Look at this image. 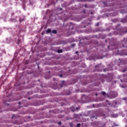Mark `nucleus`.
<instances>
[{
	"label": "nucleus",
	"instance_id": "nucleus-15",
	"mask_svg": "<svg viewBox=\"0 0 127 127\" xmlns=\"http://www.w3.org/2000/svg\"><path fill=\"white\" fill-rule=\"evenodd\" d=\"M121 21L122 22H123V23H125V22H127V20H126V19L122 20Z\"/></svg>",
	"mask_w": 127,
	"mask_h": 127
},
{
	"label": "nucleus",
	"instance_id": "nucleus-5",
	"mask_svg": "<svg viewBox=\"0 0 127 127\" xmlns=\"http://www.w3.org/2000/svg\"><path fill=\"white\" fill-rule=\"evenodd\" d=\"M70 109H71V112H72L73 113H74V112H75V107H70Z\"/></svg>",
	"mask_w": 127,
	"mask_h": 127
},
{
	"label": "nucleus",
	"instance_id": "nucleus-16",
	"mask_svg": "<svg viewBox=\"0 0 127 127\" xmlns=\"http://www.w3.org/2000/svg\"><path fill=\"white\" fill-rule=\"evenodd\" d=\"M79 110H80V106H78V107H77V108H76V111H79Z\"/></svg>",
	"mask_w": 127,
	"mask_h": 127
},
{
	"label": "nucleus",
	"instance_id": "nucleus-19",
	"mask_svg": "<svg viewBox=\"0 0 127 127\" xmlns=\"http://www.w3.org/2000/svg\"><path fill=\"white\" fill-rule=\"evenodd\" d=\"M94 0H85V1H93Z\"/></svg>",
	"mask_w": 127,
	"mask_h": 127
},
{
	"label": "nucleus",
	"instance_id": "nucleus-37",
	"mask_svg": "<svg viewBox=\"0 0 127 127\" xmlns=\"http://www.w3.org/2000/svg\"><path fill=\"white\" fill-rule=\"evenodd\" d=\"M124 100H127V98H124Z\"/></svg>",
	"mask_w": 127,
	"mask_h": 127
},
{
	"label": "nucleus",
	"instance_id": "nucleus-9",
	"mask_svg": "<svg viewBox=\"0 0 127 127\" xmlns=\"http://www.w3.org/2000/svg\"><path fill=\"white\" fill-rule=\"evenodd\" d=\"M102 94L103 95V96H104L105 97H106V95H107V93H106V92L103 91L102 92Z\"/></svg>",
	"mask_w": 127,
	"mask_h": 127
},
{
	"label": "nucleus",
	"instance_id": "nucleus-45",
	"mask_svg": "<svg viewBox=\"0 0 127 127\" xmlns=\"http://www.w3.org/2000/svg\"><path fill=\"white\" fill-rule=\"evenodd\" d=\"M104 119H106V117H104Z\"/></svg>",
	"mask_w": 127,
	"mask_h": 127
},
{
	"label": "nucleus",
	"instance_id": "nucleus-43",
	"mask_svg": "<svg viewBox=\"0 0 127 127\" xmlns=\"http://www.w3.org/2000/svg\"><path fill=\"white\" fill-rule=\"evenodd\" d=\"M108 105H111V104H110V103H108Z\"/></svg>",
	"mask_w": 127,
	"mask_h": 127
},
{
	"label": "nucleus",
	"instance_id": "nucleus-36",
	"mask_svg": "<svg viewBox=\"0 0 127 127\" xmlns=\"http://www.w3.org/2000/svg\"><path fill=\"white\" fill-rule=\"evenodd\" d=\"M109 82H112V79L111 80L109 81Z\"/></svg>",
	"mask_w": 127,
	"mask_h": 127
},
{
	"label": "nucleus",
	"instance_id": "nucleus-39",
	"mask_svg": "<svg viewBox=\"0 0 127 127\" xmlns=\"http://www.w3.org/2000/svg\"><path fill=\"white\" fill-rule=\"evenodd\" d=\"M118 125H115V126H116V127H118Z\"/></svg>",
	"mask_w": 127,
	"mask_h": 127
},
{
	"label": "nucleus",
	"instance_id": "nucleus-26",
	"mask_svg": "<svg viewBox=\"0 0 127 127\" xmlns=\"http://www.w3.org/2000/svg\"><path fill=\"white\" fill-rule=\"evenodd\" d=\"M94 37H98V36L97 35L93 36V38H94Z\"/></svg>",
	"mask_w": 127,
	"mask_h": 127
},
{
	"label": "nucleus",
	"instance_id": "nucleus-13",
	"mask_svg": "<svg viewBox=\"0 0 127 127\" xmlns=\"http://www.w3.org/2000/svg\"><path fill=\"white\" fill-rule=\"evenodd\" d=\"M76 45V44H72L71 45V47H75V46Z\"/></svg>",
	"mask_w": 127,
	"mask_h": 127
},
{
	"label": "nucleus",
	"instance_id": "nucleus-31",
	"mask_svg": "<svg viewBox=\"0 0 127 127\" xmlns=\"http://www.w3.org/2000/svg\"><path fill=\"white\" fill-rule=\"evenodd\" d=\"M118 26H119H119H121V24H118Z\"/></svg>",
	"mask_w": 127,
	"mask_h": 127
},
{
	"label": "nucleus",
	"instance_id": "nucleus-18",
	"mask_svg": "<svg viewBox=\"0 0 127 127\" xmlns=\"http://www.w3.org/2000/svg\"><path fill=\"white\" fill-rule=\"evenodd\" d=\"M99 31H101V30H100L99 28H97V29L96 30V32H98Z\"/></svg>",
	"mask_w": 127,
	"mask_h": 127
},
{
	"label": "nucleus",
	"instance_id": "nucleus-25",
	"mask_svg": "<svg viewBox=\"0 0 127 127\" xmlns=\"http://www.w3.org/2000/svg\"><path fill=\"white\" fill-rule=\"evenodd\" d=\"M60 77H61V78H62V77H63V74H60Z\"/></svg>",
	"mask_w": 127,
	"mask_h": 127
},
{
	"label": "nucleus",
	"instance_id": "nucleus-35",
	"mask_svg": "<svg viewBox=\"0 0 127 127\" xmlns=\"http://www.w3.org/2000/svg\"><path fill=\"white\" fill-rule=\"evenodd\" d=\"M19 105H21V103H20V102L18 103Z\"/></svg>",
	"mask_w": 127,
	"mask_h": 127
},
{
	"label": "nucleus",
	"instance_id": "nucleus-28",
	"mask_svg": "<svg viewBox=\"0 0 127 127\" xmlns=\"http://www.w3.org/2000/svg\"><path fill=\"white\" fill-rule=\"evenodd\" d=\"M122 72L124 73V72H126V69H124L123 71H122Z\"/></svg>",
	"mask_w": 127,
	"mask_h": 127
},
{
	"label": "nucleus",
	"instance_id": "nucleus-23",
	"mask_svg": "<svg viewBox=\"0 0 127 127\" xmlns=\"http://www.w3.org/2000/svg\"><path fill=\"white\" fill-rule=\"evenodd\" d=\"M4 104H5V105H7V106H8V104H7V103H6V101L4 102Z\"/></svg>",
	"mask_w": 127,
	"mask_h": 127
},
{
	"label": "nucleus",
	"instance_id": "nucleus-10",
	"mask_svg": "<svg viewBox=\"0 0 127 127\" xmlns=\"http://www.w3.org/2000/svg\"><path fill=\"white\" fill-rule=\"evenodd\" d=\"M62 52H63V51L62 50H58V53H62Z\"/></svg>",
	"mask_w": 127,
	"mask_h": 127
},
{
	"label": "nucleus",
	"instance_id": "nucleus-17",
	"mask_svg": "<svg viewBox=\"0 0 127 127\" xmlns=\"http://www.w3.org/2000/svg\"><path fill=\"white\" fill-rule=\"evenodd\" d=\"M80 126H81V124L80 123H78V124H77L76 127H80Z\"/></svg>",
	"mask_w": 127,
	"mask_h": 127
},
{
	"label": "nucleus",
	"instance_id": "nucleus-14",
	"mask_svg": "<svg viewBox=\"0 0 127 127\" xmlns=\"http://www.w3.org/2000/svg\"><path fill=\"white\" fill-rule=\"evenodd\" d=\"M74 117L75 119H78V114H74Z\"/></svg>",
	"mask_w": 127,
	"mask_h": 127
},
{
	"label": "nucleus",
	"instance_id": "nucleus-4",
	"mask_svg": "<svg viewBox=\"0 0 127 127\" xmlns=\"http://www.w3.org/2000/svg\"><path fill=\"white\" fill-rule=\"evenodd\" d=\"M118 7H121L122 8H126L127 7V5L126 4H121L119 5Z\"/></svg>",
	"mask_w": 127,
	"mask_h": 127
},
{
	"label": "nucleus",
	"instance_id": "nucleus-40",
	"mask_svg": "<svg viewBox=\"0 0 127 127\" xmlns=\"http://www.w3.org/2000/svg\"><path fill=\"white\" fill-rule=\"evenodd\" d=\"M75 53H78V52L76 51V52H75Z\"/></svg>",
	"mask_w": 127,
	"mask_h": 127
},
{
	"label": "nucleus",
	"instance_id": "nucleus-24",
	"mask_svg": "<svg viewBox=\"0 0 127 127\" xmlns=\"http://www.w3.org/2000/svg\"><path fill=\"white\" fill-rule=\"evenodd\" d=\"M21 1H22L23 2H25V1H26V0H21Z\"/></svg>",
	"mask_w": 127,
	"mask_h": 127
},
{
	"label": "nucleus",
	"instance_id": "nucleus-30",
	"mask_svg": "<svg viewBox=\"0 0 127 127\" xmlns=\"http://www.w3.org/2000/svg\"><path fill=\"white\" fill-rule=\"evenodd\" d=\"M14 117V115H13L12 116V117H11V119H13V117Z\"/></svg>",
	"mask_w": 127,
	"mask_h": 127
},
{
	"label": "nucleus",
	"instance_id": "nucleus-41",
	"mask_svg": "<svg viewBox=\"0 0 127 127\" xmlns=\"http://www.w3.org/2000/svg\"><path fill=\"white\" fill-rule=\"evenodd\" d=\"M104 72H106V69H104Z\"/></svg>",
	"mask_w": 127,
	"mask_h": 127
},
{
	"label": "nucleus",
	"instance_id": "nucleus-21",
	"mask_svg": "<svg viewBox=\"0 0 127 127\" xmlns=\"http://www.w3.org/2000/svg\"><path fill=\"white\" fill-rule=\"evenodd\" d=\"M99 25H100V23L99 22H98L96 25V26H99Z\"/></svg>",
	"mask_w": 127,
	"mask_h": 127
},
{
	"label": "nucleus",
	"instance_id": "nucleus-12",
	"mask_svg": "<svg viewBox=\"0 0 127 127\" xmlns=\"http://www.w3.org/2000/svg\"><path fill=\"white\" fill-rule=\"evenodd\" d=\"M83 40H85V39H86V40H88V37H84L83 38H82Z\"/></svg>",
	"mask_w": 127,
	"mask_h": 127
},
{
	"label": "nucleus",
	"instance_id": "nucleus-32",
	"mask_svg": "<svg viewBox=\"0 0 127 127\" xmlns=\"http://www.w3.org/2000/svg\"><path fill=\"white\" fill-rule=\"evenodd\" d=\"M27 94H28V95H29V91L27 92Z\"/></svg>",
	"mask_w": 127,
	"mask_h": 127
},
{
	"label": "nucleus",
	"instance_id": "nucleus-6",
	"mask_svg": "<svg viewBox=\"0 0 127 127\" xmlns=\"http://www.w3.org/2000/svg\"><path fill=\"white\" fill-rule=\"evenodd\" d=\"M52 32V33H54V34H57V30H53Z\"/></svg>",
	"mask_w": 127,
	"mask_h": 127
},
{
	"label": "nucleus",
	"instance_id": "nucleus-38",
	"mask_svg": "<svg viewBox=\"0 0 127 127\" xmlns=\"http://www.w3.org/2000/svg\"><path fill=\"white\" fill-rule=\"evenodd\" d=\"M28 99V100H30V98H29V97Z\"/></svg>",
	"mask_w": 127,
	"mask_h": 127
},
{
	"label": "nucleus",
	"instance_id": "nucleus-47",
	"mask_svg": "<svg viewBox=\"0 0 127 127\" xmlns=\"http://www.w3.org/2000/svg\"><path fill=\"white\" fill-rule=\"evenodd\" d=\"M84 27H86V26H84Z\"/></svg>",
	"mask_w": 127,
	"mask_h": 127
},
{
	"label": "nucleus",
	"instance_id": "nucleus-3",
	"mask_svg": "<svg viewBox=\"0 0 127 127\" xmlns=\"http://www.w3.org/2000/svg\"><path fill=\"white\" fill-rule=\"evenodd\" d=\"M126 33H127V30H124L121 29L120 31V35H124V34H126Z\"/></svg>",
	"mask_w": 127,
	"mask_h": 127
},
{
	"label": "nucleus",
	"instance_id": "nucleus-7",
	"mask_svg": "<svg viewBox=\"0 0 127 127\" xmlns=\"http://www.w3.org/2000/svg\"><path fill=\"white\" fill-rule=\"evenodd\" d=\"M111 118H117V115H116L115 114H111Z\"/></svg>",
	"mask_w": 127,
	"mask_h": 127
},
{
	"label": "nucleus",
	"instance_id": "nucleus-29",
	"mask_svg": "<svg viewBox=\"0 0 127 127\" xmlns=\"http://www.w3.org/2000/svg\"><path fill=\"white\" fill-rule=\"evenodd\" d=\"M62 83H65V81L64 80L62 81Z\"/></svg>",
	"mask_w": 127,
	"mask_h": 127
},
{
	"label": "nucleus",
	"instance_id": "nucleus-2",
	"mask_svg": "<svg viewBox=\"0 0 127 127\" xmlns=\"http://www.w3.org/2000/svg\"><path fill=\"white\" fill-rule=\"evenodd\" d=\"M54 87L56 88V89H60V88H62L63 87V85L60 84L56 83L54 84Z\"/></svg>",
	"mask_w": 127,
	"mask_h": 127
},
{
	"label": "nucleus",
	"instance_id": "nucleus-48",
	"mask_svg": "<svg viewBox=\"0 0 127 127\" xmlns=\"http://www.w3.org/2000/svg\"><path fill=\"white\" fill-rule=\"evenodd\" d=\"M97 120V118H95Z\"/></svg>",
	"mask_w": 127,
	"mask_h": 127
},
{
	"label": "nucleus",
	"instance_id": "nucleus-44",
	"mask_svg": "<svg viewBox=\"0 0 127 127\" xmlns=\"http://www.w3.org/2000/svg\"><path fill=\"white\" fill-rule=\"evenodd\" d=\"M103 116L105 117V114H103Z\"/></svg>",
	"mask_w": 127,
	"mask_h": 127
},
{
	"label": "nucleus",
	"instance_id": "nucleus-22",
	"mask_svg": "<svg viewBox=\"0 0 127 127\" xmlns=\"http://www.w3.org/2000/svg\"><path fill=\"white\" fill-rule=\"evenodd\" d=\"M58 125H59L60 126L61 125H62V123H61V122H59L58 123Z\"/></svg>",
	"mask_w": 127,
	"mask_h": 127
},
{
	"label": "nucleus",
	"instance_id": "nucleus-11",
	"mask_svg": "<svg viewBox=\"0 0 127 127\" xmlns=\"http://www.w3.org/2000/svg\"><path fill=\"white\" fill-rule=\"evenodd\" d=\"M102 64H99L96 65H95V68H100V65H101Z\"/></svg>",
	"mask_w": 127,
	"mask_h": 127
},
{
	"label": "nucleus",
	"instance_id": "nucleus-34",
	"mask_svg": "<svg viewBox=\"0 0 127 127\" xmlns=\"http://www.w3.org/2000/svg\"><path fill=\"white\" fill-rule=\"evenodd\" d=\"M112 21H113V22L115 21V19H112Z\"/></svg>",
	"mask_w": 127,
	"mask_h": 127
},
{
	"label": "nucleus",
	"instance_id": "nucleus-46",
	"mask_svg": "<svg viewBox=\"0 0 127 127\" xmlns=\"http://www.w3.org/2000/svg\"><path fill=\"white\" fill-rule=\"evenodd\" d=\"M62 8H61V10H62Z\"/></svg>",
	"mask_w": 127,
	"mask_h": 127
},
{
	"label": "nucleus",
	"instance_id": "nucleus-42",
	"mask_svg": "<svg viewBox=\"0 0 127 127\" xmlns=\"http://www.w3.org/2000/svg\"><path fill=\"white\" fill-rule=\"evenodd\" d=\"M96 96H98V94H96Z\"/></svg>",
	"mask_w": 127,
	"mask_h": 127
},
{
	"label": "nucleus",
	"instance_id": "nucleus-8",
	"mask_svg": "<svg viewBox=\"0 0 127 127\" xmlns=\"http://www.w3.org/2000/svg\"><path fill=\"white\" fill-rule=\"evenodd\" d=\"M47 33H50L51 32V29H48L47 30H46Z\"/></svg>",
	"mask_w": 127,
	"mask_h": 127
},
{
	"label": "nucleus",
	"instance_id": "nucleus-1",
	"mask_svg": "<svg viewBox=\"0 0 127 127\" xmlns=\"http://www.w3.org/2000/svg\"><path fill=\"white\" fill-rule=\"evenodd\" d=\"M103 3L104 6L109 7V6H114L115 5V3L112 1H110V0H104L103 1Z\"/></svg>",
	"mask_w": 127,
	"mask_h": 127
},
{
	"label": "nucleus",
	"instance_id": "nucleus-27",
	"mask_svg": "<svg viewBox=\"0 0 127 127\" xmlns=\"http://www.w3.org/2000/svg\"><path fill=\"white\" fill-rule=\"evenodd\" d=\"M105 126H106V124H103V126H101V127H105Z\"/></svg>",
	"mask_w": 127,
	"mask_h": 127
},
{
	"label": "nucleus",
	"instance_id": "nucleus-33",
	"mask_svg": "<svg viewBox=\"0 0 127 127\" xmlns=\"http://www.w3.org/2000/svg\"><path fill=\"white\" fill-rule=\"evenodd\" d=\"M11 14L12 15H13L14 14V13H12Z\"/></svg>",
	"mask_w": 127,
	"mask_h": 127
},
{
	"label": "nucleus",
	"instance_id": "nucleus-20",
	"mask_svg": "<svg viewBox=\"0 0 127 127\" xmlns=\"http://www.w3.org/2000/svg\"><path fill=\"white\" fill-rule=\"evenodd\" d=\"M84 7H85L86 8H88V6L87 5V4H85V5H84Z\"/></svg>",
	"mask_w": 127,
	"mask_h": 127
}]
</instances>
